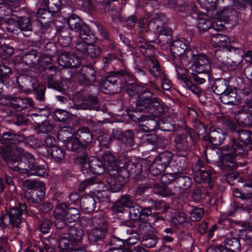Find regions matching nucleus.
<instances>
[{
    "mask_svg": "<svg viewBox=\"0 0 252 252\" xmlns=\"http://www.w3.org/2000/svg\"><path fill=\"white\" fill-rule=\"evenodd\" d=\"M22 141V137L12 131L0 133V143L5 146L2 152L3 160L13 171L44 177L46 172L45 166L38 163L30 153H23L21 149L15 146Z\"/></svg>",
    "mask_w": 252,
    "mask_h": 252,
    "instance_id": "nucleus-1",
    "label": "nucleus"
},
{
    "mask_svg": "<svg viewBox=\"0 0 252 252\" xmlns=\"http://www.w3.org/2000/svg\"><path fill=\"white\" fill-rule=\"evenodd\" d=\"M117 73H112L111 75L108 76V80L103 82V86L106 89L103 93L106 94H114L120 93L124 90L131 98H134L135 101V107L137 108L139 105L138 103L140 101L144 100L146 96L151 95L153 89L149 82V88L137 81L130 83V81L135 80V77L128 69H121Z\"/></svg>",
    "mask_w": 252,
    "mask_h": 252,
    "instance_id": "nucleus-2",
    "label": "nucleus"
},
{
    "mask_svg": "<svg viewBox=\"0 0 252 252\" xmlns=\"http://www.w3.org/2000/svg\"><path fill=\"white\" fill-rule=\"evenodd\" d=\"M246 155L230 141L221 147L219 166L223 173L222 179L228 185L238 186V184L242 183L244 186H247V180L243 177L242 172L238 170L239 167H245L248 164L244 158Z\"/></svg>",
    "mask_w": 252,
    "mask_h": 252,
    "instance_id": "nucleus-3",
    "label": "nucleus"
},
{
    "mask_svg": "<svg viewBox=\"0 0 252 252\" xmlns=\"http://www.w3.org/2000/svg\"><path fill=\"white\" fill-rule=\"evenodd\" d=\"M150 84L153 89L151 95L138 102L137 108L131 106L125 110L126 114L124 115V119L126 123L138 125L139 127L142 125L141 123L158 119L165 114V104L160 99L154 96L155 94L160 92V88L154 82H151Z\"/></svg>",
    "mask_w": 252,
    "mask_h": 252,
    "instance_id": "nucleus-4",
    "label": "nucleus"
},
{
    "mask_svg": "<svg viewBox=\"0 0 252 252\" xmlns=\"http://www.w3.org/2000/svg\"><path fill=\"white\" fill-rule=\"evenodd\" d=\"M23 62L30 67L38 65L47 76V86L59 92L63 90V83L55 77L57 68L53 64L51 56L42 54L36 50L32 49L25 52L22 58Z\"/></svg>",
    "mask_w": 252,
    "mask_h": 252,
    "instance_id": "nucleus-5",
    "label": "nucleus"
},
{
    "mask_svg": "<svg viewBox=\"0 0 252 252\" xmlns=\"http://www.w3.org/2000/svg\"><path fill=\"white\" fill-rule=\"evenodd\" d=\"M74 163L80 169L85 179L81 183L79 188L85 189L88 186L95 184L96 176L107 172L106 166L103 165L101 159L94 158L90 160L89 153L75 156Z\"/></svg>",
    "mask_w": 252,
    "mask_h": 252,
    "instance_id": "nucleus-6",
    "label": "nucleus"
},
{
    "mask_svg": "<svg viewBox=\"0 0 252 252\" xmlns=\"http://www.w3.org/2000/svg\"><path fill=\"white\" fill-rule=\"evenodd\" d=\"M64 138L63 143L66 149L76 153L75 156L89 153V145L92 141L93 134L89 128L82 127Z\"/></svg>",
    "mask_w": 252,
    "mask_h": 252,
    "instance_id": "nucleus-7",
    "label": "nucleus"
},
{
    "mask_svg": "<svg viewBox=\"0 0 252 252\" xmlns=\"http://www.w3.org/2000/svg\"><path fill=\"white\" fill-rule=\"evenodd\" d=\"M233 194L234 199L229 205V215L234 217L239 214L246 213L252 216V191L235 188Z\"/></svg>",
    "mask_w": 252,
    "mask_h": 252,
    "instance_id": "nucleus-8",
    "label": "nucleus"
},
{
    "mask_svg": "<svg viewBox=\"0 0 252 252\" xmlns=\"http://www.w3.org/2000/svg\"><path fill=\"white\" fill-rule=\"evenodd\" d=\"M128 216L130 219L123 220V224L130 228L134 227L137 222L151 224L163 220L161 216L157 215L156 213L153 214L150 208H143L137 204L130 208Z\"/></svg>",
    "mask_w": 252,
    "mask_h": 252,
    "instance_id": "nucleus-9",
    "label": "nucleus"
},
{
    "mask_svg": "<svg viewBox=\"0 0 252 252\" xmlns=\"http://www.w3.org/2000/svg\"><path fill=\"white\" fill-rule=\"evenodd\" d=\"M59 233L66 235L62 236L58 241L59 250H66L82 244L84 235L83 229L75 224H66L62 228H57Z\"/></svg>",
    "mask_w": 252,
    "mask_h": 252,
    "instance_id": "nucleus-10",
    "label": "nucleus"
},
{
    "mask_svg": "<svg viewBox=\"0 0 252 252\" xmlns=\"http://www.w3.org/2000/svg\"><path fill=\"white\" fill-rule=\"evenodd\" d=\"M155 52H148L144 55L143 59H138L135 60L134 67L135 72L139 75L144 76L147 72L156 79L159 76H163L165 72L161 69L160 64L155 55Z\"/></svg>",
    "mask_w": 252,
    "mask_h": 252,
    "instance_id": "nucleus-11",
    "label": "nucleus"
},
{
    "mask_svg": "<svg viewBox=\"0 0 252 252\" xmlns=\"http://www.w3.org/2000/svg\"><path fill=\"white\" fill-rule=\"evenodd\" d=\"M94 228L88 233V238L91 245H96L98 251L106 246L108 223L101 215L93 218Z\"/></svg>",
    "mask_w": 252,
    "mask_h": 252,
    "instance_id": "nucleus-12",
    "label": "nucleus"
},
{
    "mask_svg": "<svg viewBox=\"0 0 252 252\" xmlns=\"http://www.w3.org/2000/svg\"><path fill=\"white\" fill-rule=\"evenodd\" d=\"M199 139V134L194 129L185 125L184 132L175 137L174 147L177 154H189V144L195 145Z\"/></svg>",
    "mask_w": 252,
    "mask_h": 252,
    "instance_id": "nucleus-13",
    "label": "nucleus"
},
{
    "mask_svg": "<svg viewBox=\"0 0 252 252\" xmlns=\"http://www.w3.org/2000/svg\"><path fill=\"white\" fill-rule=\"evenodd\" d=\"M23 186L26 189L25 198L30 206H36L44 200L45 196V186L43 182L26 180Z\"/></svg>",
    "mask_w": 252,
    "mask_h": 252,
    "instance_id": "nucleus-14",
    "label": "nucleus"
},
{
    "mask_svg": "<svg viewBox=\"0 0 252 252\" xmlns=\"http://www.w3.org/2000/svg\"><path fill=\"white\" fill-rule=\"evenodd\" d=\"M150 164L149 160L137 161L123 157L121 159L120 165L122 166L119 170L121 172H123L124 170L127 171L128 180H129V177L131 176L135 181H142L144 178L143 171L146 173L149 172V169H145V166L149 167Z\"/></svg>",
    "mask_w": 252,
    "mask_h": 252,
    "instance_id": "nucleus-15",
    "label": "nucleus"
},
{
    "mask_svg": "<svg viewBox=\"0 0 252 252\" xmlns=\"http://www.w3.org/2000/svg\"><path fill=\"white\" fill-rule=\"evenodd\" d=\"M28 212L27 206L25 203L18 202L15 206L9 207L5 210V213L1 214L0 216V225L3 228L7 227V224L5 220L8 218L9 224L13 227L19 228L23 221L22 215L26 214Z\"/></svg>",
    "mask_w": 252,
    "mask_h": 252,
    "instance_id": "nucleus-16",
    "label": "nucleus"
},
{
    "mask_svg": "<svg viewBox=\"0 0 252 252\" xmlns=\"http://www.w3.org/2000/svg\"><path fill=\"white\" fill-rule=\"evenodd\" d=\"M39 154L45 158L52 160L58 164L63 162L65 155L64 150L57 145L56 139L51 136L46 137Z\"/></svg>",
    "mask_w": 252,
    "mask_h": 252,
    "instance_id": "nucleus-17",
    "label": "nucleus"
},
{
    "mask_svg": "<svg viewBox=\"0 0 252 252\" xmlns=\"http://www.w3.org/2000/svg\"><path fill=\"white\" fill-rule=\"evenodd\" d=\"M158 128L162 131L171 132L177 130L178 126L170 116L162 118L150 120L145 125H140L139 130L142 132H155Z\"/></svg>",
    "mask_w": 252,
    "mask_h": 252,
    "instance_id": "nucleus-18",
    "label": "nucleus"
},
{
    "mask_svg": "<svg viewBox=\"0 0 252 252\" xmlns=\"http://www.w3.org/2000/svg\"><path fill=\"white\" fill-rule=\"evenodd\" d=\"M173 158V154L171 152L164 151L159 153L153 162H150L149 167L145 166V169H149V173L154 176L160 175L170 166Z\"/></svg>",
    "mask_w": 252,
    "mask_h": 252,
    "instance_id": "nucleus-19",
    "label": "nucleus"
},
{
    "mask_svg": "<svg viewBox=\"0 0 252 252\" xmlns=\"http://www.w3.org/2000/svg\"><path fill=\"white\" fill-rule=\"evenodd\" d=\"M3 28H5L7 32H14L19 29L21 31L32 32L35 30L37 26L35 21H32L28 16H20L18 19L10 17L6 22L2 24Z\"/></svg>",
    "mask_w": 252,
    "mask_h": 252,
    "instance_id": "nucleus-20",
    "label": "nucleus"
},
{
    "mask_svg": "<svg viewBox=\"0 0 252 252\" xmlns=\"http://www.w3.org/2000/svg\"><path fill=\"white\" fill-rule=\"evenodd\" d=\"M198 73L192 72L186 74L177 73V78L181 80L183 86L191 91L194 94L199 96L201 89L197 84H203L206 82V79L203 77L199 76Z\"/></svg>",
    "mask_w": 252,
    "mask_h": 252,
    "instance_id": "nucleus-21",
    "label": "nucleus"
},
{
    "mask_svg": "<svg viewBox=\"0 0 252 252\" xmlns=\"http://www.w3.org/2000/svg\"><path fill=\"white\" fill-rule=\"evenodd\" d=\"M191 61V71L199 74H204L209 79L211 74V65L209 57L203 53L193 54Z\"/></svg>",
    "mask_w": 252,
    "mask_h": 252,
    "instance_id": "nucleus-22",
    "label": "nucleus"
},
{
    "mask_svg": "<svg viewBox=\"0 0 252 252\" xmlns=\"http://www.w3.org/2000/svg\"><path fill=\"white\" fill-rule=\"evenodd\" d=\"M111 176L107 180L109 186L110 191L113 193L121 191L127 184L128 172L126 170L121 172L120 170L109 174Z\"/></svg>",
    "mask_w": 252,
    "mask_h": 252,
    "instance_id": "nucleus-23",
    "label": "nucleus"
},
{
    "mask_svg": "<svg viewBox=\"0 0 252 252\" xmlns=\"http://www.w3.org/2000/svg\"><path fill=\"white\" fill-rule=\"evenodd\" d=\"M118 60V56L116 54L112 53H108L102 57V70L104 72V74L102 76L100 87L102 93L107 89V86L106 87L103 86V82L108 80V78H107L108 76L111 75L112 74L111 72L117 73V72H119L121 69L115 70L114 69L113 65L112 64L113 62L117 61Z\"/></svg>",
    "mask_w": 252,
    "mask_h": 252,
    "instance_id": "nucleus-24",
    "label": "nucleus"
},
{
    "mask_svg": "<svg viewBox=\"0 0 252 252\" xmlns=\"http://www.w3.org/2000/svg\"><path fill=\"white\" fill-rule=\"evenodd\" d=\"M229 141L247 154L249 146L252 145V132L241 128Z\"/></svg>",
    "mask_w": 252,
    "mask_h": 252,
    "instance_id": "nucleus-25",
    "label": "nucleus"
},
{
    "mask_svg": "<svg viewBox=\"0 0 252 252\" xmlns=\"http://www.w3.org/2000/svg\"><path fill=\"white\" fill-rule=\"evenodd\" d=\"M234 118L238 124L252 128V101L234 113Z\"/></svg>",
    "mask_w": 252,
    "mask_h": 252,
    "instance_id": "nucleus-26",
    "label": "nucleus"
},
{
    "mask_svg": "<svg viewBox=\"0 0 252 252\" xmlns=\"http://www.w3.org/2000/svg\"><path fill=\"white\" fill-rule=\"evenodd\" d=\"M147 24L145 18H140L138 22L139 32H172L169 28H165L162 22L159 19H152Z\"/></svg>",
    "mask_w": 252,
    "mask_h": 252,
    "instance_id": "nucleus-27",
    "label": "nucleus"
},
{
    "mask_svg": "<svg viewBox=\"0 0 252 252\" xmlns=\"http://www.w3.org/2000/svg\"><path fill=\"white\" fill-rule=\"evenodd\" d=\"M216 37V40L215 42L218 44L219 47L222 48L223 49L229 52H234L241 56L245 54L243 46L242 44H238L237 46H235L234 45H233L232 44H235L233 41L231 42L230 40H229V42L226 41V40L229 39L228 36H224L219 33H217Z\"/></svg>",
    "mask_w": 252,
    "mask_h": 252,
    "instance_id": "nucleus-28",
    "label": "nucleus"
},
{
    "mask_svg": "<svg viewBox=\"0 0 252 252\" xmlns=\"http://www.w3.org/2000/svg\"><path fill=\"white\" fill-rule=\"evenodd\" d=\"M96 72L92 65L83 66L78 74L77 79L80 84L86 85L88 87L92 86L96 81Z\"/></svg>",
    "mask_w": 252,
    "mask_h": 252,
    "instance_id": "nucleus-29",
    "label": "nucleus"
},
{
    "mask_svg": "<svg viewBox=\"0 0 252 252\" xmlns=\"http://www.w3.org/2000/svg\"><path fill=\"white\" fill-rule=\"evenodd\" d=\"M53 12L46 8H40L36 12L37 26H39L41 29L48 30L54 26Z\"/></svg>",
    "mask_w": 252,
    "mask_h": 252,
    "instance_id": "nucleus-30",
    "label": "nucleus"
},
{
    "mask_svg": "<svg viewBox=\"0 0 252 252\" xmlns=\"http://www.w3.org/2000/svg\"><path fill=\"white\" fill-rule=\"evenodd\" d=\"M221 17L223 20L224 23L227 25L225 26L222 24V21H218L216 24V27H214V30L217 31L227 30L231 26H235L238 24V17L236 15V12L234 10L223 11L221 14Z\"/></svg>",
    "mask_w": 252,
    "mask_h": 252,
    "instance_id": "nucleus-31",
    "label": "nucleus"
},
{
    "mask_svg": "<svg viewBox=\"0 0 252 252\" xmlns=\"http://www.w3.org/2000/svg\"><path fill=\"white\" fill-rule=\"evenodd\" d=\"M69 206L66 202H57L53 211V214L55 218L54 224L57 228H62L65 226L66 222L63 220V219Z\"/></svg>",
    "mask_w": 252,
    "mask_h": 252,
    "instance_id": "nucleus-32",
    "label": "nucleus"
},
{
    "mask_svg": "<svg viewBox=\"0 0 252 252\" xmlns=\"http://www.w3.org/2000/svg\"><path fill=\"white\" fill-rule=\"evenodd\" d=\"M33 105V100L30 97L9 95L6 106L10 107L16 111H21L28 107H32Z\"/></svg>",
    "mask_w": 252,
    "mask_h": 252,
    "instance_id": "nucleus-33",
    "label": "nucleus"
},
{
    "mask_svg": "<svg viewBox=\"0 0 252 252\" xmlns=\"http://www.w3.org/2000/svg\"><path fill=\"white\" fill-rule=\"evenodd\" d=\"M59 64L66 68H78L81 64V59L75 54L68 52L63 53L59 58Z\"/></svg>",
    "mask_w": 252,
    "mask_h": 252,
    "instance_id": "nucleus-34",
    "label": "nucleus"
},
{
    "mask_svg": "<svg viewBox=\"0 0 252 252\" xmlns=\"http://www.w3.org/2000/svg\"><path fill=\"white\" fill-rule=\"evenodd\" d=\"M79 34L82 41L76 43L75 48L77 51L85 55L89 45L96 42L97 37L95 32H79Z\"/></svg>",
    "mask_w": 252,
    "mask_h": 252,
    "instance_id": "nucleus-35",
    "label": "nucleus"
},
{
    "mask_svg": "<svg viewBox=\"0 0 252 252\" xmlns=\"http://www.w3.org/2000/svg\"><path fill=\"white\" fill-rule=\"evenodd\" d=\"M140 32H129L132 40L139 51L143 55L148 52L156 51L155 46L148 43L145 39L139 34Z\"/></svg>",
    "mask_w": 252,
    "mask_h": 252,
    "instance_id": "nucleus-36",
    "label": "nucleus"
},
{
    "mask_svg": "<svg viewBox=\"0 0 252 252\" xmlns=\"http://www.w3.org/2000/svg\"><path fill=\"white\" fill-rule=\"evenodd\" d=\"M227 135V132L222 128H217L211 131L208 134L204 136V139L214 145L221 144Z\"/></svg>",
    "mask_w": 252,
    "mask_h": 252,
    "instance_id": "nucleus-37",
    "label": "nucleus"
},
{
    "mask_svg": "<svg viewBox=\"0 0 252 252\" xmlns=\"http://www.w3.org/2000/svg\"><path fill=\"white\" fill-rule=\"evenodd\" d=\"M68 28L74 32H91L88 26L76 14H71L66 20Z\"/></svg>",
    "mask_w": 252,
    "mask_h": 252,
    "instance_id": "nucleus-38",
    "label": "nucleus"
},
{
    "mask_svg": "<svg viewBox=\"0 0 252 252\" xmlns=\"http://www.w3.org/2000/svg\"><path fill=\"white\" fill-rule=\"evenodd\" d=\"M121 158L118 163V165H117L116 159L115 157L110 152L105 151L100 159L102 160L103 164L106 166V171L109 174L117 171L121 168L122 165L121 164Z\"/></svg>",
    "mask_w": 252,
    "mask_h": 252,
    "instance_id": "nucleus-39",
    "label": "nucleus"
},
{
    "mask_svg": "<svg viewBox=\"0 0 252 252\" xmlns=\"http://www.w3.org/2000/svg\"><path fill=\"white\" fill-rule=\"evenodd\" d=\"M98 103L99 101L96 96L90 94L82 102L75 104V107L77 110L99 111L100 106Z\"/></svg>",
    "mask_w": 252,
    "mask_h": 252,
    "instance_id": "nucleus-40",
    "label": "nucleus"
},
{
    "mask_svg": "<svg viewBox=\"0 0 252 252\" xmlns=\"http://www.w3.org/2000/svg\"><path fill=\"white\" fill-rule=\"evenodd\" d=\"M193 201L195 203L211 204L212 198L210 192L203 191L202 189L196 186L191 192Z\"/></svg>",
    "mask_w": 252,
    "mask_h": 252,
    "instance_id": "nucleus-41",
    "label": "nucleus"
},
{
    "mask_svg": "<svg viewBox=\"0 0 252 252\" xmlns=\"http://www.w3.org/2000/svg\"><path fill=\"white\" fill-rule=\"evenodd\" d=\"M233 86L230 85V81L224 78H218L214 81L211 89L217 95L221 96Z\"/></svg>",
    "mask_w": 252,
    "mask_h": 252,
    "instance_id": "nucleus-42",
    "label": "nucleus"
},
{
    "mask_svg": "<svg viewBox=\"0 0 252 252\" xmlns=\"http://www.w3.org/2000/svg\"><path fill=\"white\" fill-rule=\"evenodd\" d=\"M80 207L82 211L86 214H90L94 211H97L99 209V207L96 210V201L94 198L89 195L86 194L82 196V201Z\"/></svg>",
    "mask_w": 252,
    "mask_h": 252,
    "instance_id": "nucleus-43",
    "label": "nucleus"
},
{
    "mask_svg": "<svg viewBox=\"0 0 252 252\" xmlns=\"http://www.w3.org/2000/svg\"><path fill=\"white\" fill-rule=\"evenodd\" d=\"M112 134L115 139L121 140L125 145L132 147L133 133L131 130H127L123 132L121 129H117L113 131Z\"/></svg>",
    "mask_w": 252,
    "mask_h": 252,
    "instance_id": "nucleus-44",
    "label": "nucleus"
},
{
    "mask_svg": "<svg viewBox=\"0 0 252 252\" xmlns=\"http://www.w3.org/2000/svg\"><path fill=\"white\" fill-rule=\"evenodd\" d=\"M194 180L199 184L204 183L206 188L212 189L214 187V180L212 176L211 172L206 169L201 170L199 172V174L195 177Z\"/></svg>",
    "mask_w": 252,
    "mask_h": 252,
    "instance_id": "nucleus-45",
    "label": "nucleus"
},
{
    "mask_svg": "<svg viewBox=\"0 0 252 252\" xmlns=\"http://www.w3.org/2000/svg\"><path fill=\"white\" fill-rule=\"evenodd\" d=\"M237 96L236 88L232 86L226 93L222 94L219 99L224 104L234 106L237 104Z\"/></svg>",
    "mask_w": 252,
    "mask_h": 252,
    "instance_id": "nucleus-46",
    "label": "nucleus"
},
{
    "mask_svg": "<svg viewBox=\"0 0 252 252\" xmlns=\"http://www.w3.org/2000/svg\"><path fill=\"white\" fill-rule=\"evenodd\" d=\"M52 117L55 121L61 123L65 126L70 122L72 115L67 111L57 109L52 113Z\"/></svg>",
    "mask_w": 252,
    "mask_h": 252,
    "instance_id": "nucleus-47",
    "label": "nucleus"
},
{
    "mask_svg": "<svg viewBox=\"0 0 252 252\" xmlns=\"http://www.w3.org/2000/svg\"><path fill=\"white\" fill-rule=\"evenodd\" d=\"M189 154H177L175 157V168L177 173L186 172L189 169Z\"/></svg>",
    "mask_w": 252,
    "mask_h": 252,
    "instance_id": "nucleus-48",
    "label": "nucleus"
},
{
    "mask_svg": "<svg viewBox=\"0 0 252 252\" xmlns=\"http://www.w3.org/2000/svg\"><path fill=\"white\" fill-rule=\"evenodd\" d=\"M30 83L33 93L35 95V98L41 101H44L46 90V86L43 84L39 83L35 78L32 79Z\"/></svg>",
    "mask_w": 252,
    "mask_h": 252,
    "instance_id": "nucleus-49",
    "label": "nucleus"
},
{
    "mask_svg": "<svg viewBox=\"0 0 252 252\" xmlns=\"http://www.w3.org/2000/svg\"><path fill=\"white\" fill-rule=\"evenodd\" d=\"M192 184V179L189 176L176 173L175 180V187L181 190L189 189Z\"/></svg>",
    "mask_w": 252,
    "mask_h": 252,
    "instance_id": "nucleus-50",
    "label": "nucleus"
},
{
    "mask_svg": "<svg viewBox=\"0 0 252 252\" xmlns=\"http://www.w3.org/2000/svg\"><path fill=\"white\" fill-rule=\"evenodd\" d=\"M106 242V246L104 248L107 249L108 247H110L109 249H127L128 248H125V240L122 239L115 236H107Z\"/></svg>",
    "mask_w": 252,
    "mask_h": 252,
    "instance_id": "nucleus-51",
    "label": "nucleus"
},
{
    "mask_svg": "<svg viewBox=\"0 0 252 252\" xmlns=\"http://www.w3.org/2000/svg\"><path fill=\"white\" fill-rule=\"evenodd\" d=\"M223 246L232 250L234 252H239L241 250V244L239 237L229 236L226 237L223 242Z\"/></svg>",
    "mask_w": 252,
    "mask_h": 252,
    "instance_id": "nucleus-52",
    "label": "nucleus"
},
{
    "mask_svg": "<svg viewBox=\"0 0 252 252\" xmlns=\"http://www.w3.org/2000/svg\"><path fill=\"white\" fill-rule=\"evenodd\" d=\"M81 214L78 209L69 206L63 220L65 221L66 224H73L79 220Z\"/></svg>",
    "mask_w": 252,
    "mask_h": 252,
    "instance_id": "nucleus-53",
    "label": "nucleus"
},
{
    "mask_svg": "<svg viewBox=\"0 0 252 252\" xmlns=\"http://www.w3.org/2000/svg\"><path fill=\"white\" fill-rule=\"evenodd\" d=\"M14 175L10 170L2 172L0 175V191H3L5 185L10 187L14 186Z\"/></svg>",
    "mask_w": 252,
    "mask_h": 252,
    "instance_id": "nucleus-54",
    "label": "nucleus"
},
{
    "mask_svg": "<svg viewBox=\"0 0 252 252\" xmlns=\"http://www.w3.org/2000/svg\"><path fill=\"white\" fill-rule=\"evenodd\" d=\"M187 220V217L184 212L179 211H176L170 218V224L171 226L178 228L185 223Z\"/></svg>",
    "mask_w": 252,
    "mask_h": 252,
    "instance_id": "nucleus-55",
    "label": "nucleus"
},
{
    "mask_svg": "<svg viewBox=\"0 0 252 252\" xmlns=\"http://www.w3.org/2000/svg\"><path fill=\"white\" fill-rule=\"evenodd\" d=\"M182 45V43L180 41H176L172 44L170 51L174 57H181L185 53L187 49V45L183 44V47H181Z\"/></svg>",
    "mask_w": 252,
    "mask_h": 252,
    "instance_id": "nucleus-56",
    "label": "nucleus"
},
{
    "mask_svg": "<svg viewBox=\"0 0 252 252\" xmlns=\"http://www.w3.org/2000/svg\"><path fill=\"white\" fill-rule=\"evenodd\" d=\"M148 208H150L152 210V213H156V214L158 216H161L163 219V217L162 216V214L166 212L169 207L166 205V203L162 200H158L155 202V205L153 208L151 207H149ZM158 220L157 221H158ZM159 221H162V220H160Z\"/></svg>",
    "mask_w": 252,
    "mask_h": 252,
    "instance_id": "nucleus-57",
    "label": "nucleus"
},
{
    "mask_svg": "<svg viewBox=\"0 0 252 252\" xmlns=\"http://www.w3.org/2000/svg\"><path fill=\"white\" fill-rule=\"evenodd\" d=\"M155 192L163 197H168L173 195V192L167 186L163 183L155 184L154 186Z\"/></svg>",
    "mask_w": 252,
    "mask_h": 252,
    "instance_id": "nucleus-58",
    "label": "nucleus"
},
{
    "mask_svg": "<svg viewBox=\"0 0 252 252\" xmlns=\"http://www.w3.org/2000/svg\"><path fill=\"white\" fill-rule=\"evenodd\" d=\"M35 113H32L31 116L36 118H43V120H47L49 116L52 115V111L50 107L45 106L43 107H36Z\"/></svg>",
    "mask_w": 252,
    "mask_h": 252,
    "instance_id": "nucleus-59",
    "label": "nucleus"
},
{
    "mask_svg": "<svg viewBox=\"0 0 252 252\" xmlns=\"http://www.w3.org/2000/svg\"><path fill=\"white\" fill-rule=\"evenodd\" d=\"M47 9L55 13L60 10L62 7L61 0H41Z\"/></svg>",
    "mask_w": 252,
    "mask_h": 252,
    "instance_id": "nucleus-60",
    "label": "nucleus"
},
{
    "mask_svg": "<svg viewBox=\"0 0 252 252\" xmlns=\"http://www.w3.org/2000/svg\"><path fill=\"white\" fill-rule=\"evenodd\" d=\"M223 123L228 131L227 133H230L232 137L234 136L236 132L238 131L241 128L235 121L230 119H225Z\"/></svg>",
    "mask_w": 252,
    "mask_h": 252,
    "instance_id": "nucleus-61",
    "label": "nucleus"
},
{
    "mask_svg": "<svg viewBox=\"0 0 252 252\" xmlns=\"http://www.w3.org/2000/svg\"><path fill=\"white\" fill-rule=\"evenodd\" d=\"M158 238L154 234L146 235L141 242L142 245L148 248L155 247Z\"/></svg>",
    "mask_w": 252,
    "mask_h": 252,
    "instance_id": "nucleus-62",
    "label": "nucleus"
},
{
    "mask_svg": "<svg viewBox=\"0 0 252 252\" xmlns=\"http://www.w3.org/2000/svg\"><path fill=\"white\" fill-rule=\"evenodd\" d=\"M14 53V49L8 44H4L0 47V59L6 60Z\"/></svg>",
    "mask_w": 252,
    "mask_h": 252,
    "instance_id": "nucleus-63",
    "label": "nucleus"
},
{
    "mask_svg": "<svg viewBox=\"0 0 252 252\" xmlns=\"http://www.w3.org/2000/svg\"><path fill=\"white\" fill-rule=\"evenodd\" d=\"M52 129V126L47 120H42L41 123H38L36 127V131L40 133H51Z\"/></svg>",
    "mask_w": 252,
    "mask_h": 252,
    "instance_id": "nucleus-64",
    "label": "nucleus"
}]
</instances>
